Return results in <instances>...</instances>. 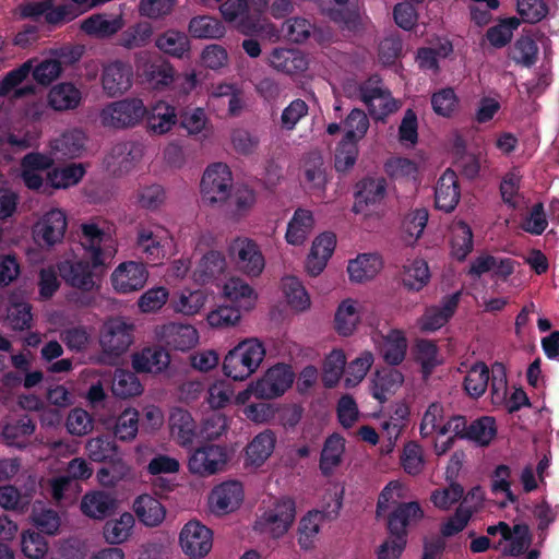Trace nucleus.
Listing matches in <instances>:
<instances>
[{"label":"nucleus","instance_id":"obj_59","mask_svg":"<svg viewBox=\"0 0 559 559\" xmlns=\"http://www.w3.org/2000/svg\"><path fill=\"white\" fill-rule=\"evenodd\" d=\"M152 35L151 24L146 22L138 23L121 34L119 43L127 49L141 48L150 43Z\"/></svg>","mask_w":559,"mask_h":559},{"label":"nucleus","instance_id":"obj_6","mask_svg":"<svg viewBox=\"0 0 559 559\" xmlns=\"http://www.w3.org/2000/svg\"><path fill=\"white\" fill-rule=\"evenodd\" d=\"M227 254L235 266L250 276H258L264 269V258L257 242L245 236H237L227 246Z\"/></svg>","mask_w":559,"mask_h":559},{"label":"nucleus","instance_id":"obj_32","mask_svg":"<svg viewBox=\"0 0 559 559\" xmlns=\"http://www.w3.org/2000/svg\"><path fill=\"white\" fill-rule=\"evenodd\" d=\"M360 321L357 301L350 298L343 300L334 316V329L342 336H349L354 333Z\"/></svg>","mask_w":559,"mask_h":559},{"label":"nucleus","instance_id":"obj_56","mask_svg":"<svg viewBox=\"0 0 559 559\" xmlns=\"http://www.w3.org/2000/svg\"><path fill=\"white\" fill-rule=\"evenodd\" d=\"M189 32L195 38H219L225 28L218 20L203 15L191 19Z\"/></svg>","mask_w":559,"mask_h":559},{"label":"nucleus","instance_id":"obj_4","mask_svg":"<svg viewBox=\"0 0 559 559\" xmlns=\"http://www.w3.org/2000/svg\"><path fill=\"white\" fill-rule=\"evenodd\" d=\"M147 114L140 98H124L105 105L99 111L100 124L110 130H126L139 124Z\"/></svg>","mask_w":559,"mask_h":559},{"label":"nucleus","instance_id":"obj_3","mask_svg":"<svg viewBox=\"0 0 559 559\" xmlns=\"http://www.w3.org/2000/svg\"><path fill=\"white\" fill-rule=\"evenodd\" d=\"M133 323L123 317H110L105 320L99 335L103 353L97 357V361L103 365H114L133 343Z\"/></svg>","mask_w":559,"mask_h":559},{"label":"nucleus","instance_id":"obj_46","mask_svg":"<svg viewBox=\"0 0 559 559\" xmlns=\"http://www.w3.org/2000/svg\"><path fill=\"white\" fill-rule=\"evenodd\" d=\"M474 247L473 231L465 222H457L452 228L451 253L459 260L464 261Z\"/></svg>","mask_w":559,"mask_h":559},{"label":"nucleus","instance_id":"obj_54","mask_svg":"<svg viewBox=\"0 0 559 559\" xmlns=\"http://www.w3.org/2000/svg\"><path fill=\"white\" fill-rule=\"evenodd\" d=\"M488 386H490L491 402L495 405H503L508 396V378L502 362L496 361L491 365Z\"/></svg>","mask_w":559,"mask_h":559},{"label":"nucleus","instance_id":"obj_20","mask_svg":"<svg viewBox=\"0 0 559 559\" xmlns=\"http://www.w3.org/2000/svg\"><path fill=\"white\" fill-rule=\"evenodd\" d=\"M386 190V181L383 178H364L356 185L355 203L353 211L362 213L365 206L380 202Z\"/></svg>","mask_w":559,"mask_h":559},{"label":"nucleus","instance_id":"obj_2","mask_svg":"<svg viewBox=\"0 0 559 559\" xmlns=\"http://www.w3.org/2000/svg\"><path fill=\"white\" fill-rule=\"evenodd\" d=\"M265 357V348L258 338L239 342L225 356L224 374L234 381H245L259 369Z\"/></svg>","mask_w":559,"mask_h":559},{"label":"nucleus","instance_id":"obj_30","mask_svg":"<svg viewBox=\"0 0 559 559\" xmlns=\"http://www.w3.org/2000/svg\"><path fill=\"white\" fill-rule=\"evenodd\" d=\"M490 369L484 361L473 364L466 372L463 381V388L466 394L472 399L483 396L489 385Z\"/></svg>","mask_w":559,"mask_h":559},{"label":"nucleus","instance_id":"obj_19","mask_svg":"<svg viewBox=\"0 0 559 559\" xmlns=\"http://www.w3.org/2000/svg\"><path fill=\"white\" fill-rule=\"evenodd\" d=\"M136 372L160 373L170 362L169 353L160 346L145 347L131 356Z\"/></svg>","mask_w":559,"mask_h":559},{"label":"nucleus","instance_id":"obj_62","mask_svg":"<svg viewBox=\"0 0 559 559\" xmlns=\"http://www.w3.org/2000/svg\"><path fill=\"white\" fill-rule=\"evenodd\" d=\"M139 430V412L135 408L124 409L117 418L114 433L121 441H132Z\"/></svg>","mask_w":559,"mask_h":559},{"label":"nucleus","instance_id":"obj_55","mask_svg":"<svg viewBox=\"0 0 559 559\" xmlns=\"http://www.w3.org/2000/svg\"><path fill=\"white\" fill-rule=\"evenodd\" d=\"M112 393L118 397L129 399L141 394L142 385L133 372L118 369L112 381Z\"/></svg>","mask_w":559,"mask_h":559},{"label":"nucleus","instance_id":"obj_28","mask_svg":"<svg viewBox=\"0 0 559 559\" xmlns=\"http://www.w3.org/2000/svg\"><path fill=\"white\" fill-rule=\"evenodd\" d=\"M134 524V516L130 512H123L119 518L104 524L103 537L109 545L123 544L131 537Z\"/></svg>","mask_w":559,"mask_h":559},{"label":"nucleus","instance_id":"obj_25","mask_svg":"<svg viewBox=\"0 0 559 559\" xmlns=\"http://www.w3.org/2000/svg\"><path fill=\"white\" fill-rule=\"evenodd\" d=\"M314 226V218L311 211L297 209L289 221L285 234V239L294 246L302 245L310 235Z\"/></svg>","mask_w":559,"mask_h":559},{"label":"nucleus","instance_id":"obj_14","mask_svg":"<svg viewBox=\"0 0 559 559\" xmlns=\"http://www.w3.org/2000/svg\"><path fill=\"white\" fill-rule=\"evenodd\" d=\"M160 342L175 349L186 350L198 343V332L190 324L167 323L155 329Z\"/></svg>","mask_w":559,"mask_h":559},{"label":"nucleus","instance_id":"obj_58","mask_svg":"<svg viewBox=\"0 0 559 559\" xmlns=\"http://www.w3.org/2000/svg\"><path fill=\"white\" fill-rule=\"evenodd\" d=\"M85 169L82 164H71L60 169L48 173L47 179L51 187L60 189L78 183L84 176Z\"/></svg>","mask_w":559,"mask_h":559},{"label":"nucleus","instance_id":"obj_60","mask_svg":"<svg viewBox=\"0 0 559 559\" xmlns=\"http://www.w3.org/2000/svg\"><path fill=\"white\" fill-rule=\"evenodd\" d=\"M429 213L426 209L412 211L403 221V230L406 234V242L415 243L423 235L427 226Z\"/></svg>","mask_w":559,"mask_h":559},{"label":"nucleus","instance_id":"obj_34","mask_svg":"<svg viewBox=\"0 0 559 559\" xmlns=\"http://www.w3.org/2000/svg\"><path fill=\"white\" fill-rule=\"evenodd\" d=\"M224 295L239 308L249 311L257 300L254 290L241 278L233 277L224 285Z\"/></svg>","mask_w":559,"mask_h":559},{"label":"nucleus","instance_id":"obj_37","mask_svg":"<svg viewBox=\"0 0 559 559\" xmlns=\"http://www.w3.org/2000/svg\"><path fill=\"white\" fill-rule=\"evenodd\" d=\"M325 518L319 510L309 511L299 522L298 544L301 549L309 550L314 546V540L320 531V525Z\"/></svg>","mask_w":559,"mask_h":559},{"label":"nucleus","instance_id":"obj_40","mask_svg":"<svg viewBox=\"0 0 559 559\" xmlns=\"http://www.w3.org/2000/svg\"><path fill=\"white\" fill-rule=\"evenodd\" d=\"M226 269V259L219 251L211 250L200 260L194 276L197 281L206 283L224 273Z\"/></svg>","mask_w":559,"mask_h":559},{"label":"nucleus","instance_id":"obj_17","mask_svg":"<svg viewBox=\"0 0 559 559\" xmlns=\"http://www.w3.org/2000/svg\"><path fill=\"white\" fill-rule=\"evenodd\" d=\"M461 198L456 174L447 169L438 179L435 188V206L444 213H451Z\"/></svg>","mask_w":559,"mask_h":559},{"label":"nucleus","instance_id":"obj_64","mask_svg":"<svg viewBox=\"0 0 559 559\" xmlns=\"http://www.w3.org/2000/svg\"><path fill=\"white\" fill-rule=\"evenodd\" d=\"M66 427L70 435L83 437L93 431L94 421L85 409L76 407L69 412Z\"/></svg>","mask_w":559,"mask_h":559},{"label":"nucleus","instance_id":"obj_36","mask_svg":"<svg viewBox=\"0 0 559 559\" xmlns=\"http://www.w3.org/2000/svg\"><path fill=\"white\" fill-rule=\"evenodd\" d=\"M252 390L258 400L270 401L280 396V364H275L259 379L252 381Z\"/></svg>","mask_w":559,"mask_h":559},{"label":"nucleus","instance_id":"obj_23","mask_svg":"<svg viewBox=\"0 0 559 559\" xmlns=\"http://www.w3.org/2000/svg\"><path fill=\"white\" fill-rule=\"evenodd\" d=\"M344 451L345 439L340 433L334 432L325 439L319 462L323 476H331L334 469L341 465Z\"/></svg>","mask_w":559,"mask_h":559},{"label":"nucleus","instance_id":"obj_21","mask_svg":"<svg viewBox=\"0 0 559 559\" xmlns=\"http://www.w3.org/2000/svg\"><path fill=\"white\" fill-rule=\"evenodd\" d=\"M169 428L179 445L183 448L192 445L197 437V424L189 412L174 408L169 416Z\"/></svg>","mask_w":559,"mask_h":559},{"label":"nucleus","instance_id":"obj_50","mask_svg":"<svg viewBox=\"0 0 559 559\" xmlns=\"http://www.w3.org/2000/svg\"><path fill=\"white\" fill-rule=\"evenodd\" d=\"M105 463L106 465L97 472V479L103 487H115L130 473L129 466L118 454Z\"/></svg>","mask_w":559,"mask_h":559},{"label":"nucleus","instance_id":"obj_63","mask_svg":"<svg viewBox=\"0 0 559 559\" xmlns=\"http://www.w3.org/2000/svg\"><path fill=\"white\" fill-rule=\"evenodd\" d=\"M85 449L88 457L94 462H106L118 454L116 443L102 436L88 439Z\"/></svg>","mask_w":559,"mask_h":559},{"label":"nucleus","instance_id":"obj_49","mask_svg":"<svg viewBox=\"0 0 559 559\" xmlns=\"http://www.w3.org/2000/svg\"><path fill=\"white\" fill-rule=\"evenodd\" d=\"M35 431V423L27 415H23L19 419L12 420L3 425L0 439L9 444H17L22 439L32 436Z\"/></svg>","mask_w":559,"mask_h":559},{"label":"nucleus","instance_id":"obj_22","mask_svg":"<svg viewBox=\"0 0 559 559\" xmlns=\"http://www.w3.org/2000/svg\"><path fill=\"white\" fill-rule=\"evenodd\" d=\"M407 346L405 333L402 330L392 329L382 336L380 354L389 366H399L406 357Z\"/></svg>","mask_w":559,"mask_h":559},{"label":"nucleus","instance_id":"obj_44","mask_svg":"<svg viewBox=\"0 0 559 559\" xmlns=\"http://www.w3.org/2000/svg\"><path fill=\"white\" fill-rule=\"evenodd\" d=\"M430 280L428 263L423 259H415L411 264L404 265L402 283L412 292L421 290Z\"/></svg>","mask_w":559,"mask_h":559},{"label":"nucleus","instance_id":"obj_47","mask_svg":"<svg viewBox=\"0 0 559 559\" xmlns=\"http://www.w3.org/2000/svg\"><path fill=\"white\" fill-rule=\"evenodd\" d=\"M276 443V435L265 431L258 435L247 447L248 461L253 465L262 464L273 452Z\"/></svg>","mask_w":559,"mask_h":559},{"label":"nucleus","instance_id":"obj_18","mask_svg":"<svg viewBox=\"0 0 559 559\" xmlns=\"http://www.w3.org/2000/svg\"><path fill=\"white\" fill-rule=\"evenodd\" d=\"M111 278L116 290L130 293L144 286L147 280V272L143 264L128 262L120 264L112 273Z\"/></svg>","mask_w":559,"mask_h":559},{"label":"nucleus","instance_id":"obj_29","mask_svg":"<svg viewBox=\"0 0 559 559\" xmlns=\"http://www.w3.org/2000/svg\"><path fill=\"white\" fill-rule=\"evenodd\" d=\"M282 293L289 308L297 313L307 311L311 306L308 292L295 276L282 277Z\"/></svg>","mask_w":559,"mask_h":559},{"label":"nucleus","instance_id":"obj_35","mask_svg":"<svg viewBox=\"0 0 559 559\" xmlns=\"http://www.w3.org/2000/svg\"><path fill=\"white\" fill-rule=\"evenodd\" d=\"M384 90L382 80L378 74H372L360 83L349 81L344 85V91L349 97H357L365 105L379 97Z\"/></svg>","mask_w":559,"mask_h":559},{"label":"nucleus","instance_id":"obj_27","mask_svg":"<svg viewBox=\"0 0 559 559\" xmlns=\"http://www.w3.org/2000/svg\"><path fill=\"white\" fill-rule=\"evenodd\" d=\"M133 511L144 525L151 527L159 525L166 515L163 504L150 495L139 496L133 503Z\"/></svg>","mask_w":559,"mask_h":559},{"label":"nucleus","instance_id":"obj_51","mask_svg":"<svg viewBox=\"0 0 559 559\" xmlns=\"http://www.w3.org/2000/svg\"><path fill=\"white\" fill-rule=\"evenodd\" d=\"M520 26L515 16L500 20V22L486 31V39L495 48L506 47L513 37V32Z\"/></svg>","mask_w":559,"mask_h":559},{"label":"nucleus","instance_id":"obj_43","mask_svg":"<svg viewBox=\"0 0 559 559\" xmlns=\"http://www.w3.org/2000/svg\"><path fill=\"white\" fill-rule=\"evenodd\" d=\"M344 136L343 140L359 143L365 138L370 127L367 114L360 108H353L342 121Z\"/></svg>","mask_w":559,"mask_h":559},{"label":"nucleus","instance_id":"obj_61","mask_svg":"<svg viewBox=\"0 0 559 559\" xmlns=\"http://www.w3.org/2000/svg\"><path fill=\"white\" fill-rule=\"evenodd\" d=\"M32 500V493H21L14 486L7 485L0 487V507L5 510L24 513Z\"/></svg>","mask_w":559,"mask_h":559},{"label":"nucleus","instance_id":"obj_33","mask_svg":"<svg viewBox=\"0 0 559 559\" xmlns=\"http://www.w3.org/2000/svg\"><path fill=\"white\" fill-rule=\"evenodd\" d=\"M328 183L326 171L321 158L305 164L302 186L312 195L322 197Z\"/></svg>","mask_w":559,"mask_h":559},{"label":"nucleus","instance_id":"obj_41","mask_svg":"<svg viewBox=\"0 0 559 559\" xmlns=\"http://www.w3.org/2000/svg\"><path fill=\"white\" fill-rule=\"evenodd\" d=\"M346 357L342 349H333L324 359L321 381L324 388H335L344 372Z\"/></svg>","mask_w":559,"mask_h":559},{"label":"nucleus","instance_id":"obj_48","mask_svg":"<svg viewBox=\"0 0 559 559\" xmlns=\"http://www.w3.org/2000/svg\"><path fill=\"white\" fill-rule=\"evenodd\" d=\"M404 382V376L394 368L378 371L374 379L373 397L380 402L386 400V394L394 393Z\"/></svg>","mask_w":559,"mask_h":559},{"label":"nucleus","instance_id":"obj_38","mask_svg":"<svg viewBox=\"0 0 559 559\" xmlns=\"http://www.w3.org/2000/svg\"><path fill=\"white\" fill-rule=\"evenodd\" d=\"M85 148V134L79 129L66 131L55 140L53 150L60 158H74Z\"/></svg>","mask_w":559,"mask_h":559},{"label":"nucleus","instance_id":"obj_1","mask_svg":"<svg viewBox=\"0 0 559 559\" xmlns=\"http://www.w3.org/2000/svg\"><path fill=\"white\" fill-rule=\"evenodd\" d=\"M81 229L86 259L64 260L58 263V272L67 285L91 292L109 266L114 251L106 246L109 237L95 223L82 224Z\"/></svg>","mask_w":559,"mask_h":559},{"label":"nucleus","instance_id":"obj_13","mask_svg":"<svg viewBox=\"0 0 559 559\" xmlns=\"http://www.w3.org/2000/svg\"><path fill=\"white\" fill-rule=\"evenodd\" d=\"M144 155V146L135 142H121L112 146L106 157L107 168L114 175L129 171Z\"/></svg>","mask_w":559,"mask_h":559},{"label":"nucleus","instance_id":"obj_8","mask_svg":"<svg viewBox=\"0 0 559 559\" xmlns=\"http://www.w3.org/2000/svg\"><path fill=\"white\" fill-rule=\"evenodd\" d=\"M179 543L189 558L201 559L212 549V531L200 522L190 521L182 527Z\"/></svg>","mask_w":559,"mask_h":559},{"label":"nucleus","instance_id":"obj_42","mask_svg":"<svg viewBox=\"0 0 559 559\" xmlns=\"http://www.w3.org/2000/svg\"><path fill=\"white\" fill-rule=\"evenodd\" d=\"M156 47L176 58H182L190 49L188 36L176 29H168L156 38Z\"/></svg>","mask_w":559,"mask_h":559},{"label":"nucleus","instance_id":"obj_57","mask_svg":"<svg viewBox=\"0 0 559 559\" xmlns=\"http://www.w3.org/2000/svg\"><path fill=\"white\" fill-rule=\"evenodd\" d=\"M416 361L420 364L424 379H428L440 364L437 345L430 340H419L416 344Z\"/></svg>","mask_w":559,"mask_h":559},{"label":"nucleus","instance_id":"obj_10","mask_svg":"<svg viewBox=\"0 0 559 559\" xmlns=\"http://www.w3.org/2000/svg\"><path fill=\"white\" fill-rule=\"evenodd\" d=\"M243 501V489L240 483L230 480L216 486L210 497L209 507L212 513L225 515L236 511Z\"/></svg>","mask_w":559,"mask_h":559},{"label":"nucleus","instance_id":"obj_12","mask_svg":"<svg viewBox=\"0 0 559 559\" xmlns=\"http://www.w3.org/2000/svg\"><path fill=\"white\" fill-rule=\"evenodd\" d=\"M132 67L126 62L116 60L105 66L103 69V90L110 97L121 95L132 86Z\"/></svg>","mask_w":559,"mask_h":559},{"label":"nucleus","instance_id":"obj_45","mask_svg":"<svg viewBox=\"0 0 559 559\" xmlns=\"http://www.w3.org/2000/svg\"><path fill=\"white\" fill-rule=\"evenodd\" d=\"M175 123V108L164 102L157 103L147 117V129L155 134L168 132Z\"/></svg>","mask_w":559,"mask_h":559},{"label":"nucleus","instance_id":"obj_11","mask_svg":"<svg viewBox=\"0 0 559 559\" xmlns=\"http://www.w3.org/2000/svg\"><path fill=\"white\" fill-rule=\"evenodd\" d=\"M119 508V501L115 495L104 490H91L86 492L80 503L82 513L96 521H103L114 515Z\"/></svg>","mask_w":559,"mask_h":559},{"label":"nucleus","instance_id":"obj_9","mask_svg":"<svg viewBox=\"0 0 559 559\" xmlns=\"http://www.w3.org/2000/svg\"><path fill=\"white\" fill-rule=\"evenodd\" d=\"M67 230L66 214L58 210L47 212L34 226L33 235L36 242L44 247H52L60 242Z\"/></svg>","mask_w":559,"mask_h":559},{"label":"nucleus","instance_id":"obj_7","mask_svg":"<svg viewBox=\"0 0 559 559\" xmlns=\"http://www.w3.org/2000/svg\"><path fill=\"white\" fill-rule=\"evenodd\" d=\"M227 460L228 456L224 447L206 444L191 453L188 460V468L193 475L207 477L221 472Z\"/></svg>","mask_w":559,"mask_h":559},{"label":"nucleus","instance_id":"obj_31","mask_svg":"<svg viewBox=\"0 0 559 559\" xmlns=\"http://www.w3.org/2000/svg\"><path fill=\"white\" fill-rule=\"evenodd\" d=\"M254 203V192L247 187H241L234 193L230 192L228 201H226L222 206L225 207V213L231 221L239 222L241 218L247 216Z\"/></svg>","mask_w":559,"mask_h":559},{"label":"nucleus","instance_id":"obj_24","mask_svg":"<svg viewBox=\"0 0 559 559\" xmlns=\"http://www.w3.org/2000/svg\"><path fill=\"white\" fill-rule=\"evenodd\" d=\"M382 269V259L376 253H362L350 260L347 272L352 282L362 283L372 280Z\"/></svg>","mask_w":559,"mask_h":559},{"label":"nucleus","instance_id":"obj_15","mask_svg":"<svg viewBox=\"0 0 559 559\" xmlns=\"http://www.w3.org/2000/svg\"><path fill=\"white\" fill-rule=\"evenodd\" d=\"M335 246L336 237L333 233L325 231L314 238L306 261L307 272L311 276H317L324 270Z\"/></svg>","mask_w":559,"mask_h":559},{"label":"nucleus","instance_id":"obj_53","mask_svg":"<svg viewBox=\"0 0 559 559\" xmlns=\"http://www.w3.org/2000/svg\"><path fill=\"white\" fill-rule=\"evenodd\" d=\"M144 76L154 87L168 86L174 81V68L165 60H155L144 64Z\"/></svg>","mask_w":559,"mask_h":559},{"label":"nucleus","instance_id":"obj_5","mask_svg":"<svg viewBox=\"0 0 559 559\" xmlns=\"http://www.w3.org/2000/svg\"><path fill=\"white\" fill-rule=\"evenodd\" d=\"M233 187L227 165L216 163L206 168L201 180V194L205 203L221 206L228 201Z\"/></svg>","mask_w":559,"mask_h":559},{"label":"nucleus","instance_id":"obj_16","mask_svg":"<svg viewBox=\"0 0 559 559\" xmlns=\"http://www.w3.org/2000/svg\"><path fill=\"white\" fill-rule=\"evenodd\" d=\"M424 518V511L417 501L402 502L388 515V531L391 535H402L407 539V526Z\"/></svg>","mask_w":559,"mask_h":559},{"label":"nucleus","instance_id":"obj_26","mask_svg":"<svg viewBox=\"0 0 559 559\" xmlns=\"http://www.w3.org/2000/svg\"><path fill=\"white\" fill-rule=\"evenodd\" d=\"M81 100L82 93L72 83H59L48 93V104L56 111L73 110Z\"/></svg>","mask_w":559,"mask_h":559},{"label":"nucleus","instance_id":"obj_39","mask_svg":"<svg viewBox=\"0 0 559 559\" xmlns=\"http://www.w3.org/2000/svg\"><path fill=\"white\" fill-rule=\"evenodd\" d=\"M538 46L530 35H521L512 45L509 58L516 64L531 68L537 61Z\"/></svg>","mask_w":559,"mask_h":559},{"label":"nucleus","instance_id":"obj_52","mask_svg":"<svg viewBox=\"0 0 559 559\" xmlns=\"http://www.w3.org/2000/svg\"><path fill=\"white\" fill-rule=\"evenodd\" d=\"M123 26L121 17L107 20L100 14H95L81 24V28L88 35L108 37L116 34Z\"/></svg>","mask_w":559,"mask_h":559}]
</instances>
